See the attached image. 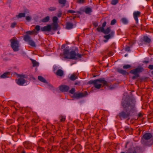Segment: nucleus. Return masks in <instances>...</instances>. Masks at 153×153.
<instances>
[{
    "label": "nucleus",
    "instance_id": "obj_21",
    "mask_svg": "<svg viewBox=\"0 0 153 153\" xmlns=\"http://www.w3.org/2000/svg\"><path fill=\"white\" fill-rule=\"evenodd\" d=\"M73 27V25L71 23H68L66 25V28L68 29H70Z\"/></svg>",
    "mask_w": 153,
    "mask_h": 153
},
{
    "label": "nucleus",
    "instance_id": "obj_46",
    "mask_svg": "<svg viewBox=\"0 0 153 153\" xmlns=\"http://www.w3.org/2000/svg\"><path fill=\"white\" fill-rule=\"evenodd\" d=\"M68 13H75V11L73 10H69L68 11Z\"/></svg>",
    "mask_w": 153,
    "mask_h": 153
},
{
    "label": "nucleus",
    "instance_id": "obj_45",
    "mask_svg": "<svg viewBox=\"0 0 153 153\" xmlns=\"http://www.w3.org/2000/svg\"><path fill=\"white\" fill-rule=\"evenodd\" d=\"M149 68L151 69H153V65H149Z\"/></svg>",
    "mask_w": 153,
    "mask_h": 153
},
{
    "label": "nucleus",
    "instance_id": "obj_1",
    "mask_svg": "<svg viewBox=\"0 0 153 153\" xmlns=\"http://www.w3.org/2000/svg\"><path fill=\"white\" fill-rule=\"evenodd\" d=\"M135 101L133 100L127 103L126 101L122 102V105L126 110V112L123 111L120 114V116L123 118H126L129 116L131 112L133 113L135 110Z\"/></svg>",
    "mask_w": 153,
    "mask_h": 153
},
{
    "label": "nucleus",
    "instance_id": "obj_48",
    "mask_svg": "<svg viewBox=\"0 0 153 153\" xmlns=\"http://www.w3.org/2000/svg\"><path fill=\"white\" fill-rule=\"evenodd\" d=\"M136 76L137 77V76H133V79H135Z\"/></svg>",
    "mask_w": 153,
    "mask_h": 153
},
{
    "label": "nucleus",
    "instance_id": "obj_22",
    "mask_svg": "<svg viewBox=\"0 0 153 153\" xmlns=\"http://www.w3.org/2000/svg\"><path fill=\"white\" fill-rule=\"evenodd\" d=\"M63 74V72L62 70H58L56 72V74L60 76H62Z\"/></svg>",
    "mask_w": 153,
    "mask_h": 153
},
{
    "label": "nucleus",
    "instance_id": "obj_5",
    "mask_svg": "<svg viewBox=\"0 0 153 153\" xmlns=\"http://www.w3.org/2000/svg\"><path fill=\"white\" fill-rule=\"evenodd\" d=\"M103 32L104 34H106L109 33V34L107 35L104 36V37L105 39L104 40V42L106 43L108 41V40L113 37L114 36V33L113 31H110V29L109 28H107L105 30L104 29V31H101Z\"/></svg>",
    "mask_w": 153,
    "mask_h": 153
},
{
    "label": "nucleus",
    "instance_id": "obj_32",
    "mask_svg": "<svg viewBox=\"0 0 153 153\" xmlns=\"http://www.w3.org/2000/svg\"><path fill=\"white\" fill-rule=\"evenodd\" d=\"M59 3L62 4L64 5V6L66 3V0H59Z\"/></svg>",
    "mask_w": 153,
    "mask_h": 153
},
{
    "label": "nucleus",
    "instance_id": "obj_41",
    "mask_svg": "<svg viewBox=\"0 0 153 153\" xmlns=\"http://www.w3.org/2000/svg\"><path fill=\"white\" fill-rule=\"evenodd\" d=\"M116 20L115 19H113L111 21V25H114L116 23Z\"/></svg>",
    "mask_w": 153,
    "mask_h": 153
},
{
    "label": "nucleus",
    "instance_id": "obj_34",
    "mask_svg": "<svg viewBox=\"0 0 153 153\" xmlns=\"http://www.w3.org/2000/svg\"><path fill=\"white\" fill-rule=\"evenodd\" d=\"M118 2V0H113L111 1V4L113 5L116 4Z\"/></svg>",
    "mask_w": 153,
    "mask_h": 153
},
{
    "label": "nucleus",
    "instance_id": "obj_19",
    "mask_svg": "<svg viewBox=\"0 0 153 153\" xmlns=\"http://www.w3.org/2000/svg\"><path fill=\"white\" fill-rule=\"evenodd\" d=\"M17 151L19 153H25L27 152L26 151L21 147L18 148Z\"/></svg>",
    "mask_w": 153,
    "mask_h": 153
},
{
    "label": "nucleus",
    "instance_id": "obj_36",
    "mask_svg": "<svg viewBox=\"0 0 153 153\" xmlns=\"http://www.w3.org/2000/svg\"><path fill=\"white\" fill-rule=\"evenodd\" d=\"M32 19V18L30 16H27L26 17V20L28 21H30Z\"/></svg>",
    "mask_w": 153,
    "mask_h": 153
},
{
    "label": "nucleus",
    "instance_id": "obj_13",
    "mask_svg": "<svg viewBox=\"0 0 153 153\" xmlns=\"http://www.w3.org/2000/svg\"><path fill=\"white\" fill-rule=\"evenodd\" d=\"M58 21V18L56 16H54L53 19V21L54 24V26L52 27V29L53 30H56L57 28V26L56 24L57 23Z\"/></svg>",
    "mask_w": 153,
    "mask_h": 153
},
{
    "label": "nucleus",
    "instance_id": "obj_29",
    "mask_svg": "<svg viewBox=\"0 0 153 153\" xmlns=\"http://www.w3.org/2000/svg\"><path fill=\"white\" fill-rule=\"evenodd\" d=\"M28 44L33 47H35L36 45L35 42L32 40H30L28 42Z\"/></svg>",
    "mask_w": 153,
    "mask_h": 153
},
{
    "label": "nucleus",
    "instance_id": "obj_16",
    "mask_svg": "<svg viewBox=\"0 0 153 153\" xmlns=\"http://www.w3.org/2000/svg\"><path fill=\"white\" fill-rule=\"evenodd\" d=\"M10 73L9 72H7L4 73V74L1 76V78H5L10 77Z\"/></svg>",
    "mask_w": 153,
    "mask_h": 153
},
{
    "label": "nucleus",
    "instance_id": "obj_33",
    "mask_svg": "<svg viewBox=\"0 0 153 153\" xmlns=\"http://www.w3.org/2000/svg\"><path fill=\"white\" fill-rule=\"evenodd\" d=\"M131 65H125L123 66V68L124 69H128L131 67Z\"/></svg>",
    "mask_w": 153,
    "mask_h": 153
},
{
    "label": "nucleus",
    "instance_id": "obj_15",
    "mask_svg": "<svg viewBox=\"0 0 153 153\" xmlns=\"http://www.w3.org/2000/svg\"><path fill=\"white\" fill-rule=\"evenodd\" d=\"M38 79L41 82L47 84L48 85H49V86H51V85L48 83L47 81L42 76H39L38 77Z\"/></svg>",
    "mask_w": 153,
    "mask_h": 153
},
{
    "label": "nucleus",
    "instance_id": "obj_28",
    "mask_svg": "<svg viewBox=\"0 0 153 153\" xmlns=\"http://www.w3.org/2000/svg\"><path fill=\"white\" fill-rule=\"evenodd\" d=\"M24 39L25 41L28 42L31 40L30 37L27 35H26L25 36Z\"/></svg>",
    "mask_w": 153,
    "mask_h": 153
},
{
    "label": "nucleus",
    "instance_id": "obj_9",
    "mask_svg": "<svg viewBox=\"0 0 153 153\" xmlns=\"http://www.w3.org/2000/svg\"><path fill=\"white\" fill-rule=\"evenodd\" d=\"M29 12L28 10H25L24 13H19L18 15H16V17L18 19L24 17L25 15H28Z\"/></svg>",
    "mask_w": 153,
    "mask_h": 153
},
{
    "label": "nucleus",
    "instance_id": "obj_30",
    "mask_svg": "<svg viewBox=\"0 0 153 153\" xmlns=\"http://www.w3.org/2000/svg\"><path fill=\"white\" fill-rule=\"evenodd\" d=\"M144 41L147 42L149 43L150 42V39L147 36H144Z\"/></svg>",
    "mask_w": 153,
    "mask_h": 153
},
{
    "label": "nucleus",
    "instance_id": "obj_27",
    "mask_svg": "<svg viewBox=\"0 0 153 153\" xmlns=\"http://www.w3.org/2000/svg\"><path fill=\"white\" fill-rule=\"evenodd\" d=\"M40 27L39 25H36L35 28V30L36 32H35V34H36L39 32V31L40 30Z\"/></svg>",
    "mask_w": 153,
    "mask_h": 153
},
{
    "label": "nucleus",
    "instance_id": "obj_44",
    "mask_svg": "<svg viewBox=\"0 0 153 153\" xmlns=\"http://www.w3.org/2000/svg\"><path fill=\"white\" fill-rule=\"evenodd\" d=\"M61 15H62V13L60 11V12H59L57 16L59 17H60L61 16Z\"/></svg>",
    "mask_w": 153,
    "mask_h": 153
},
{
    "label": "nucleus",
    "instance_id": "obj_4",
    "mask_svg": "<svg viewBox=\"0 0 153 153\" xmlns=\"http://www.w3.org/2000/svg\"><path fill=\"white\" fill-rule=\"evenodd\" d=\"M91 84L93 83L95 87L97 89H99L102 85H107V82L103 79H100L90 82Z\"/></svg>",
    "mask_w": 153,
    "mask_h": 153
},
{
    "label": "nucleus",
    "instance_id": "obj_17",
    "mask_svg": "<svg viewBox=\"0 0 153 153\" xmlns=\"http://www.w3.org/2000/svg\"><path fill=\"white\" fill-rule=\"evenodd\" d=\"M106 22H104L102 24V27H99L97 28V30L99 31H104V27L106 26Z\"/></svg>",
    "mask_w": 153,
    "mask_h": 153
},
{
    "label": "nucleus",
    "instance_id": "obj_10",
    "mask_svg": "<svg viewBox=\"0 0 153 153\" xmlns=\"http://www.w3.org/2000/svg\"><path fill=\"white\" fill-rule=\"evenodd\" d=\"M143 70V69L141 67H138L136 69L131 70L130 73L134 75H137L138 73L142 72Z\"/></svg>",
    "mask_w": 153,
    "mask_h": 153
},
{
    "label": "nucleus",
    "instance_id": "obj_11",
    "mask_svg": "<svg viewBox=\"0 0 153 153\" xmlns=\"http://www.w3.org/2000/svg\"><path fill=\"white\" fill-rule=\"evenodd\" d=\"M52 29V27H51V25H48L41 28V30L42 31H49L51 30Z\"/></svg>",
    "mask_w": 153,
    "mask_h": 153
},
{
    "label": "nucleus",
    "instance_id": "obj_40",
    "mask_svg": "<svg viewBox=\"0 0 153 153\" xmlns=\"http://www.w3.org/2000/svg\"><path fill=\"white\" fill-rule=\"evenodd\" d=\"M37 150L39 152H42L43 151H42V150H43V149L42 148L39 147L37 149Z\"/></svg>",
    "mask_w": 153,
    "mask_h": 153
},
{
    "label": "nucleus",
    "instance_id": "obj_2",
    "mask_svg": "<svg viewBox=\"0 0 153 153\" xmlns=\"http://www.w3.org/2000/svg\"><path fill=\"white\" fill-rule=\"evenodd\" d=\"M63 57L65 58L77 59L81 57V55L72 51L69 52V49L66 48L64 50Z\"/></svg>",
    "mask_w": 153,
    "mask_h": 153
},
{
    "label": "nucleus",
    "instance_id": "obj_8",
    "mask_svg": "<svg viewBox=\"0 0 153 153\" xmlns=\"http://www.w3.org/2000/svg\"><path fill=\"white\" fill-rule=\"evenodd\" d=\"M75 89L74 88H72L70 91V93L72 95H71V96L75 98H77L80 97H83L84 95L82 93H74Z\"/></svg>",
    "mask_w": 153,
    "mask_h": 153
},
{
    "label": "nucleus",
    "instance_id": "obj_37",
    "mask_svg": "<svg viewBox=\"0 0 153 153\" xmlns=\"http://www.w3.org/2000/svg\"><path fill=\"white\" fill-rule=\"evenodd\" d=\"M48 10L50 11H53L55 10L56 8L54 7H51L48 8Z\"/></svg>",
    "mask_w": 153,
    "mask_h": 153
},
{
    "label": "nucleus",
    "instance_id": "obj_3",
    "mask_svg": "<svg viewBox=\"0 0 153 153\" xmlns=\"http://www.w3.org/2000/svg\"><path fill=\"white\" fill-rule=\"evenodd\" d=\"M142 143L146 146H152L153 144V135L149 133L144 134L143 136Z\"/></svg>",
    "mask_w": 153,
    "mask_h": 153
},
{
    "label": "nucleus",
    "instance_id": "obj_20",
    "mask_svg": "<svg viewBox=\"0 0 153 153\" xmlns=\"http://www.w3.org/2000/svg\"><path fill=\"white\" fill-rule=\"evenodd\" d=\"M24 145L25 147L30 149L29 147L31 146V144L29 142H26L24 143Z\"/></svg>",
    "mask_w": 153,
    "mask_h": 153
},
{
    "label": "nucleus",
    "instance_id": "obj_23",
    "mask_svg": "<svg viewBox=\"0 0 153 153\" xmlns=\"http://www.w3.org/2000/svg\"><path fill=\"white\" fill-rule=\"evenodd\" d=\"M121 22L124 24H126L128 23V20L126 18H123L121 20Z\"/></svg>",
    "mask_w": 153,
    "mask_h": 153
},
{
    "label": "nucleus",
    "instance_id": "obj_47",
    "mask_svg": "<svg viewBox=\"0 0 153 153\" xmlns=\"http://www.w3.org/2000/svg\"><path fill=\"white\" fill-rule=\"evenodd\" d=\"M148 62H149V61H143L144 63H148Z\"/></svg>",
    "mask_w": 153,
    "mask_h": 153
},
{
    "label": "nucleus",
    "instance_id": "obj_12",
    "mask_svg": "<svg viewBox=\"0 0 153 153\" xmlns=\"http://www.w3.org/2000/svg\"><path fill=\"white\" fill-rule=\"evenodd\" d=\"M140 13L138 11H135L133 13L134 17L137 23L138 22V17L140 16Z\"/></svg>",
    "mask_w": 153,
    "mask_h": 153
},
{
    "label": "nucleus",
    "instance_id": "obj_35",
    "mask_svg": "<svg viewBox=\"0 0 153 153\" xmlns=\"http://www.w3.org/2000/svg\"><path fill=\"white\" fill-rule=\"evenodd\" d=\"M33 66H36L39 65V63L35 61H33Z\"/></svg>",
    "mask_w": 153,
    "mask_h": 153
},
{
    "label": "nucleus",
    "instance_id": "obj_42",
    "mask_svg": "<svg viewBox=\"0 0 153 153\" xmlns=\"http://www.w3.org/2000/svg\"><path fill=\"white\" fill-rule=\"evenodd\" d=\"M16 25V23L15 22H13L12 23L11 27L12 28H14L15 25Z\"/></svg>",
    "mask_w": 153,
    "mask_h": 153
},
{
    "label": "nucleus",
    "instance_id": "obj_43",
    "mask_svg": "<svg viewBox=\"0 0 153 153\" xmlns=\"http://www.w3.org/2000/svg\"><path fill=\"white\" fill-rule=\"evenodd\" d=\"M126 51H130V48L129 47H127L125 48Z\"/></svg>",
    "mask_w": 153,
    "mask_h": 153
},
{
    "label": "nucleus",
    "instance_id": "obj_38",
    "mask_svg": "<svg viewBox=\"0 0 153 153\" xmlns=\"http://www.w3.org/2000/svg\"><path fill=\"white\" fill-rule=\"evenodd\" d=\"M84 2L85 0H77V2L80 4L83 3Z\"/></svg>",
    "mask_w": 153,
    "mask_h": 153
},
{
    "label": "nucleus",
    "instance_id": "obj_54",
    "mask_svg": "<svg viewBox=\"0 0 153 153\" xmlns=\"http://www.w3.org/2000/svg\"><path fill=\"white\" fill-rule=\"evenodd\" d=\"M120 153H125L124 152H121Z\"/></svg>",
    "mask_w": 153,
    "mask_h": 153
},
{
    "label": "nucleus",
    "instance_id": "obj_14",
    "mask_svg": "<svg viewBox=\"0 0 153 153\" xmlns=\"http://www.w3.org/2000/svg\"><path fill=\"white\" fill-rule=\"evenodd\" d=\"M59 89L62 92H66L68 90L69 87L66 85H62L59 87Z\"/></svg>",
    "mask_w": 153,
    "mask_h": 153
},
{
    "label": "nucleus",
    "instance_id": "obj_55",
    "mask_svg": "<svg viewBox=\"0 0 153 153\" xmlns=\"http://www.w3.org/2000/svg\"><path fill=\"white\" fill-rule=\"evenodd\" d=\"M113 55V54H112L111 55H110V56H112V55Z\"/></svg>",
    "mask_w": 153,
    "mask_h": 153
},
{
    "label": "nucleus",
    "instance_id": "obj_49",
    "mask_svg": "<svg viewBox=\"0 0 153 153\" xmlns=\"http://www.w3.org/2000/svg\"><path fill=\"white\" fill-rule=\"evenodd\" d=\"M65 47V45H62V48H64V47Z\"/></svg>",
    "mask_w": 153,
    "mask_h": 153
},
{
    "label": "nucleus",
    "instance_id": "obj_6",
    "mask_svg": "<svg viewBox=\"0 0 153 153\" xmlns=\"http://www.w3.org/2000/svg\"><path fill=\"white\" fill-rule=\"evenodd\" d=\"M11 46L13 51H18L19 47V41L16 39H13L11 40Z\"/></svg>",
    "mask_w": 153,
    "mask_h": 153
},
{
    "label": "nucleus",
    "instance_id": "obj_50",
    "mask_svg": "<svg viewBox=\"0 0 153 153\" xmlns=\"http://www.w3.org/2000/svg\"><path fill=\"white\" fill-rule=\"evenodd\" d=\"M127 55H128L127 54H125V57H126Z\"/></svg>",
    "mask_w": 153,
    "mask_h": 153
},
{
    "label": "nucleus",
    "instance_id": "obj_24",
    "mask_svg": "<svg viewBox=\"0 0 153 153\" xmlns=\"http://www.w3.org/2000/svg\"><path fill=\"white\" fill-rule=\"evenodd\" d=\"M77 78L76 74H73L71 75L70 79L71 80H74Z\"/></svg>",
    "mask_w": 153,
    "mask_h": 153
},
{
    "label": "nucleus",
    "instance_id": "obj_53",
    "mask_svg": "<svg viewBox=\"0 0 153 153\" xmlns=\"http://www.w3.org/2000/svg\"><path fill=\"white\" fill-rule=\"evenodd\" d=\"M56 66H54L53 68H54Z\"/></svg>",
    "mask_w": 153,
    "mask_h": 153
},
{
    "label": "nucleus",
    "instance_id": "obj_25",
    "mask_svg": "<svg viewBox=\"0 0 153 153\" xmlns=\"http://www.w3.org/2000/svg\"><path fill=\"white\" fill-rule=\"evenodd\" d=\"M50 18L49 16H47L42 19V22H46L49 21L50 19Z\"/></svg>",
    "mask_w": 153,
    "mask_h": 153
},
{
    "label": "nucleus",
    "instance_id": "obj_52",
    "mask_svg": "<svg viewBox=\"0 0 153 153\" xmlns=\"http://www.w3.org/2000/svg\"><path fill=\"white\" fill-rule=\"evenodd\" d=\"M152 74H153V71H152Z\"/></svg>",
    "mask_w": 153,
    "mask_h": 153
},
{
    "label": "nucleus",
    "instance_id": "obj_39",
    "mask_svg": "<svg viewBox=\"0 0 153 153\" xmlns=\"http://www.w3.org/2000/svg\"><path fill=\"white\" fill-rule=\"evenodd\" d=\"M65 116H62L61 117V121L62 122L64 121L65 120Z\"/></svg>",
    "mask_w": 153,
    "mask_h": 153
},
{
    "label": "nucleus",
    "instance_id": "obj_18",
    "mask_svg": "<svg viewBox=\"0 0 153 153\" xmlns=\"http://www.w3.org/2000/svg\"><path fill=\"white\" fill-rule=\"evenodd\" d=\"M118 71L119 73L123 74H128L126 71L121 69H118Z\"/></svg>",
    "mask_w": 153,
    "mask_h": 153
},
{
    "label": "nucleus",
    "instance_id": "obj_31",
    "mask_svg": "<svg viewBox=\"0 0 153 153\" xmlns=\"http://www.w3.org/2000/svg\"><path fill=\"white\" fill-rule=\"evenodd\" d=\"M35 32H36L35 30H33L32 31H28L26 32V33L27 34H35L36 33H35Z\"/></svg>",
    "mask_w": 153,
    "mask_h": 153
},
{
    "label": "nucleus",
    "instance_id": "obj_26",
    "mask_svg": "<svg viewBox=\"0 0 153 153\" xmlns=\"http://www.w3.org/2000/svg\"><path fill=\"white\" fill-rule=\"evenodd\" d=\"M92 12V10L90 7H87L85 10V12L87 14H89Z\"/></svg>",
    "mask_w": 153,
    "mask_h": 153
},
{
    "label": "nucleus",
    "instance_id": "obj_7",
    "mask_svg": "<svg viewBox=\"0 0 153 153\" xmlns=\"http://www.w3.org/2000/svg\"><path fill=\"white\" fill-rule=\"evenodd\" d=\"M26 76L25 75H21L19 79L16 80L17 83L20 85H26L29 84L28 82L25 80Z\"/></svg>",
    "mask_w": 153,
    "mask_h": 153
},
{
    "label": "nucleus",
    "instance_id": "obj_51",
    "mask_svg": "<svg viewBox=\"0 0 153 153\" xmlns=\"http://www.w3.org/2000/svg\"><path fill=\"white\" fill-rule=\"evenodd\" d=\"M57 33H58V34H59V31H58V32H57Z\"/></svg>",
    "mask_w": 153,
    "mask_h": 153
}]
</instances>
